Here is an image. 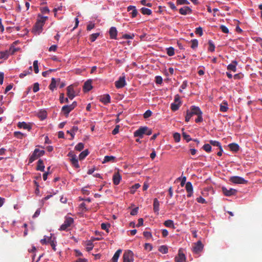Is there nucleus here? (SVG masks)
Here are the masks:
<instances>
[{
	"instance_id": "obj_1",
	"label": "nucleus",
	"mask_w": 262,
	"mask_h": 262,
	"mask_svg": "<svg viewBox=\"0 0 262 262\" xmlns=\"http://www.w3.org/2000/svg\"><path fill=\"white\" fill-rule=\"evenodd\" d=\"M48 17L47 16H41L37 19L33 28V32L36 34H39L42 30V27Z\"/></svg>"
},
{
	"instance_id": "obj_2",
	"label": "nucleus",
	"mask_w": 262,
	"mask_h": 262,
	"mask_svg": "<svg viewBox=\"0 0 262 262\" xmlns=\"http://www.w3.org/2000/svg\"><path fill=\"white\" fill-rule=\"evenodd\" d=\"M152 134V129L147 126H141L134 133L135 137H139L142 138L143 135H150Z\"/></svg>"
},
{
	"instance_id": "obj_3",
	"label": "nucleus",
	"mask_w": 262,
	"mask_h": 262,
	"mask_svg": "<svg viewBox=\"0 0 262 262\" xmlns=\"http://www.w3.org/2000/svg\"><path fill=\"white\" fill-rule=\"evenodd\" d=\"M45 153V151L44 150H39L38 148H35L29 159V164L32 163L38 158L42 156Z\"/></svg>"
},
{
	"instance_id": "obj_4",
	"label": "nucleus",
	"mask_w": 262,
	"mask_h": 262,
	"mask_svg": "<svg viewBox=\"0 0 262 262\" xmlns=\"http://www.w3.org/2000/svg\"><path fill=\"white\" fill-rule=\"evenodd\" d=\"M73 223L74 220L72 217L66 216L64 223L61 225L59 230L61 231L68 230V228L70 227Z\"/></svg>"
},
{
	"instance_id": "obj_5",
	"label": "nucleus",
	"mask_w": 262,
	"mask_h": 262,
	"mask_svg": "<svg viewBox=\"0 0 262 262\" xmlns=\"http://www.w3.org/2000/svg\"><path fill=\"white\" fill-rule=\"evenodd\" d=\"M76 105L77 102L76 101L73 102L72 104L70 105H64L62 107L61 112L67 117L70 112L74 110Z\"/></svg>"
},
{
	"instance_id": "obj_6",
	"label": "nucleus",
	"mask_w": 262,
	"mask_h": 262,
	"mask_svg": "<svg viewBox=\"0 0 262 262\" xmlns=\"http://www.w3.org/2000/svg\"><path fill=\"white\" fill-rule=\"evenodd\" d=\"M230 181L234 184H245L248 183V181L244 178L238 176H233L230 178Z\"/></svg>"
},
{
	"instance_id": "obj_7",
	"label": "nucleus",
	"mask_w": 262,
	"mask_h": 262,
	"mask_svg": "<svg viewBox=\"0 0 262 262\" xmlns=\"http://www.w3.org/2000/svg\"><path fill=\"white\" fill-rule=\"evenodd\" d=\"M134 253L131 250L125 251L123 256V262H133L134 261Z\"/></svg>"
},
{
	"instance_id": "obj_8",
	"label": "nucleus",
	"mask_w": 262,
	"mask_h": 262,
	"mask_svg": "<svg viewBox=\"0 0 262 262\" xmlns=\"http://www.w3.org/2000/svg\"><path fill=\"white\" fill-rule=\"evenodd\" d=\"M222 192L225 195L230 196L231 195H235L237 192L236 189L233 188H230L229 190L227 189L225 187H223L222 188Z\"/></svg>"
},
{
	"instance_id": "obj_9",
	"label": "nucleus",
	"mask_w": 262,
	"mask_h": 262,
	"mask_svg": "<svg viewBox=\"0 0 262 262\" xmlns=\"http://www.w3.org/2000/svg\"><path fill=\"white\" fill-rule=\"evenodd\" d=\"M203 245L200 241L194 244L193 247V251L195 253H199L203 250Z\"/></svg>"
},
{
	"instance_id": "obj_10",
	"label": "nucleus",
	"mask_w": 262,
	"mask_h": 262,
	"mask_svg": "<svg viewBox=\"0 0 262 262\" xmlns=\"http://www.w3.org/2000/svg\"><path fill=\"white\" fill-rule=\"evenodd\" d=\"M176 262H186V257L185 254L182 252L181 249H179V253L175 257Z\"/></svg>"
},
{
	"instance_id": "obj_11",
	"label": "nucleus",
	"mask_w": 262,
	"mask_h": 262,
	"mask_svg": "<svg viewBox=\"0 0 262 262\" xmlns=\"http://www.w3.org/2000/svg\"><path fill=\"white\" fill-rule=\"evenodd\" d=\"M179 11L181 14L184 15L191 14L192 12V9L188 6H184L181 8Z\"/></svg>"
},
{
	"instance_id": "obj_12",
	"label": "nucleus",
	"mask_w": 262,
	"mask_h": 262,
	"mask_svg": "<svg viewBox=\"0 0 262 262\" xmlns=\"http://www.w3.org/2000/svg\"><path fill=\"white\" fill-rule=\"evenodd\" d=\"M67 95L69 98L71 100L73 99L75 96L73 86L72 85H70V86L67 87Z\"/></svg>"
},
{
	"instance_id": "obj_13",
	"label": "nucleus",
	"mask_w": 262,
	"mask_h": 262,
	"mask_svg": "<svg viewBox=\"0 0 262 262\" xmlns=\"http://www.w3.org/2000/svg\"><path fill=\"white\" fill-rule=\"evenodd\" d=\"M126 84L125 77H120L118 80L115 82V86L117 89L123 88Z\"/></svg>"
},
{
	"instance_id": "obj_14",
	"label": "nucleus",
	"mask_w": 262,
	"mask_h": 262,
	"mask_svg": "<svg viewBox=\"0 0 262 262\" xmlns=\"http://www.w3.org/2000/svg\"><path fill=\"white\" fill-rule=\"evenodd\" d=\"M185 188L188 193L187 197H191L193 194V187L191 183L190 182H187L186 183Z\"/></svg>"
},
{
	"instance_id": "obj_15",
	"label": "nucleus",
	"mask_w": 262,
	"mask_h": 262,
	"mask_svg": "<svg viewBox=\"0 0 262 262\" xmlns=\"http://www.w3.org/2000/svg\"><path fill=\"white\" fill-rule=\"evenodd\" d=\"M100 101L102 102L104 104H106L110 102L111 97L108 94H105L101 96L99 98Z\"/></svg>"
},
{
	"instance_id": "obj_16",
	"label": "nucleus",
	"mask_w": 262,
	"mask_h": 262,
	"mask_svg": "<svg viewBox=\"0 0 262 262\" xmlns=\"http://www.w3.org/2000/svg\"><path fill=\"white\" fill-rule=\"evenodd\" d=\"M92 81L91 80H88L85 82L83 86V91L84 92H88L92 89Z\"/></svg>"
},
{
	"instance_id": "obj_17",
	"label": "nucleus",
	"mask_w": 262,
	"mask_h": 262,
	"mask_svg": "<svg viewBox=\"0 0 262 262\" xmlns=\"http://www.w3.org/2000/svg\"><path fill=\"white\" fill-rule=\"evenodd\" d=\"M117 32H117L116 28L114 27H112L110 29V31H109L110 38L111 39H116Z\"/></svg>"
},
{
	"instance_id": "obj_18",
	"label": "nucleus",
	"mask_w": 262,
	"mask_h": 262,
	"mask_svg": "<svg viewBox=\"0 0 262 262\" xmlns=\"http://www.w3.org/2000/svg\"><path fill=\"white\" fill-rule=\"evenodd\" d=\"M159 206L160 203L159 201L157 198H155L154 200L153 209L157 214H159Z\"/></svg>"
},
{
	"instance_id": "obj_19",
	"label": "nucleus",
	"mask_w": 262,
	"mask_h": 262,
	"mask_svg": "<svg viewBox=\"0 0 262 262\" xmlns=\"http://www.w3.org/2000/svg\"><path fill=\"white\" fill-rule=\"evenodd\" d=\"M121 177L118 172H115L113 177V183L115 185H118L120 183Z\"/></svg>"
},
{
	"instance_id": "obj_20",
	"label": "nucleus",
	"mask_w": 262,
	"mask_h": 262,
	"mask_svg": "<svg viewBox=\"0 0 262 262\" xmlns=\"http://www.w3.org/2000/svg\"><path fill=\"white\" fill-rule=\"evenodd\" d=\"M237 65V62L236 61H232V62L227 66V70L235 72L236 71Z\"/></svg>"
},
{
	"instance_id": "obj_21",
	"label": "nucleus",
	"mask_w": 262,
	"mask_h": 262,
	"mask_svg": "<svg viewBox=\"0 0 262 262\" xmlns=\"http://www.w3.org/2000/svg\"><path fill=\"white\" fill-rule=\"evenodd\" d=\"M60 81V79L59 78H58L56 80L55 78H52L51 79V82L49 85V89L52 91H53L56 86L57 82H59Z\"/></svg>"
},
{
	"instance_id": "obj_22",
	"label": "nucleus",
	"mask_w": 262,
	"mask_h": 262,
	"mask_svg": "<svg viewBox=\"0 0 262 262\" xmlns=\"http://www.w3.org/2000/svg\"><path fill=\"white\" fill-rule=\"evenodd\" d=\"M190 110L192 111V114L197 116L203 114L202 112L198 106L193 105L191 106Z\"/></svg>"
},
{
	"instance_id": "obj_23",
	"label": "nucleus",
	"mask_w": 262,
	"mask_h": 262,
	"mask_svg": "<svg viewBox=\"0 0 262 262\" xmlns=\"http://www.w3.org/2000/svg\"><path fill=\"white\" fill-rule=\"evenodd\" d=\"M116 162V157L113 156H106L104 157L103 163H107V162Z\"/></svg>"
},
{
	"instance_id": "obj_24",
	"label": "nucleus",
	"mask_w": 262,
	"mask_h": 262,
	"mask_svg": "<svg viewBox=\"0 0 262 262\" xmlns=\"http://www.w3.org/2000/svg\"><path fill=\"white\" fill-rule=\"evenodd\" d=\"M18 127L28 129V130H30L31 129V125L25 122H19L18 124Z\"/></svg>"
},
{
	"instance_id": "obj_25",
	"label": "nucleus",
	"mask_w": 262,
	"mask_h": 262,
	"mask_svg": "<svg viewBox=\"0 0 262 262\" xmlns=\"http://www.w3.org/2000/svg\"><path fill=\"white\" fill-rule=\"evenodd\" d=\"M36 169L37 170H39L41 171H44L45 170V166L43 164V161L41 159H39L37 162V165L36 167Z\"/></svg>"
},
{
	"instance_id": "obj_26",
	"label": "nucleus",
	"mask_w": 262,
	"mask_h": 262,
	"mask_svg": "<svg viewBox=\"0 0 262 262\" xmlns=\"http://www.w3.org/2000/svg\"><path fill=\"white\" fill-rule=\"evenodd\" d=\"M72 165L76 168H79L80 166L78 164V161L76 156H74V158L70 159Z\"/></svg>"
},
{
	"instance_id": "obj_27",
	"label": "nucleus",
	"mask_w": 262,
	"mask_h": 262,
	"mask_svg": "<svg viewBox=\"0 0 262 262\" xmlns=\"http://www.w3.org/2000/svg\"><path fill=\"white\" fill-rule=\"evenodd\" d=\"M121 252H122V250L121 249H118L115 253V254L112 259V262H118V259Z\"/></svg>"
},
{
	"instance_id": "obj_28",
	"label": "nucleus",
	"mask_w": 262,
	"mask_h": 262,
	"mask_svg": "<svg viewBox=\"0 0 262 262\" xmlns=\"http://www.w3.org/2000/svg\"><path fill=\"white\" fill-rule=\"evenodd\" d=\"M228 146L230 149L232 151L237 152L239 150V146L236 143H231L229 144Z\"/></svg>"
},
{
	"instance_id": "obj_29",
	"label": "nucleus",
	"mask_w": 262,
	"mask_h": 262,
	"mask_svg": "<svg viewBox=\"0 0 262 262\" xmlns=\"http://www.w3.org/2000/svg\"><path fill=\"white\" fill-rule=\"evenodd\" d=\"M48 241H49V242L50 244L51 245L53 250L54 251H56V244H55L56 242L55 241V237H54L53 239H52V236H50V237H48Z\"/></svg>"
},
{
	"instance_id": "obj_30",
	"label": "nucleus",
	"mask_w": 262,
	"mask_h": 262,
	"mask_svg": "<svg viewBox=\"0 0 262 262\" xmlns=\"http://www.w3.org/2000/svg\"><path fill=\"white\" fill-rule=\"evenodd\" d=\"M89 154V151L88 149H85L84 151H82L79 156V159L80 160H82L84 159Z\"/></svg>"
},
{
	"instance_id": "obj_31",
	"label": "nucleus",
	"mask_w": 262,
	"mask_h": 262,
	"mask_svg": "<svg viewBox=\"0 0 262 262\" xmlns=\"http://www.w3.org/2000/svg\"><path fill=\"white\" fill-rule=\"evenodd\" d=\"M164 225L167 227H170L172 228H175L173 221L170 220L165 221L164 223Z\"/></svg>"
},
{
	"instance_id": "obj_32",
	"label": "nucleus",
	"mask_w": 262,
	"mask_h": 262,
	"mask_svg": "<svg viewBox=\"0 0 262 262\" xmlns=\"http://www.w3.org/2000/svg\"><path fill=\"white\" fill-rule=\"evenodd\" d=\"M141 12L143 15H149L151 14V10L148 8L143 7L141 9Z\"/></svg>"
},
{
	"instance_id": "obj_33",
	"label": "nucleus",
	"mask_w": 262,
	"mask_h": 262,
	"mask_svg": "<svg viewBox=\"0 0 262 262\" xmlns=\"http://www.w3.org/2000/svg\"><path fill=\"white\" fill-rule=\"evenodd\" d=\"M158 250L163 254H166L168 252V247L165 245H162L159 247Z\"/></svg>"
},
{
	"instance_id": "obj_34",
	"label": "nucleus",
	"mask_w": 262,
	"mask_h": 262,
	"mask_svg": "<svg viewBox=\"0 0 262 262\" xmlns=\"http://www.w3.org/2000/svg\"><path fill=\"white\" fill-rule=\"evenodd\" d=\"M181 104V102H179L178 103H173L171 104V109L173 111H177L179 108L180 107V105Z\"/></svg>"
},
{
	"instance_id": "obj_35",
	"label": "nucleus",
	"mask_w": 262,
	"mask_h": 262,
	"mask_svg": "<svg viewBox=\"0 0 262 262\" xmlns=\"http://www.w3.org/2000/svg\"><path fill=\"white\" fill-rule=\"evenodd\" d=\"M86 245L87 246L86 249L88 251H90L93 249V248L94 247V245H93L92 241L89 240V241H87Z\"/></svg>"
},
{
	"instance_id": "obj_36",
	"label": "nucleus",
	"mask_w": 262,
	"mask_h": 262,
	"mask_svg": "<svg viewBox=\"0 0 262 262\" xmlns=\"http://www.w3.org/2000/svg\"><path fill=\"white\" fill-rule=\"evenodd\" d=\"M167 54L169 56H172L174 54V49L173 47H169L166 49Z\"/></svg>"
},
{
	"instance_id": "obj_37",
	"label": "nucleus",
	"mask_w": 262,
	"mask_h": 262,
	"mask_svg": "<svg viewBox=\"0 0 262 262\" xmlns=\"http://www.w3.org/2000/svg\"><path fill=\"white\" fill-rule=\"evenodd\" d=\"M190 42L191 43V48L192 49H195L198 46V41L196 39H192L190 41Z\"/></svg>"
},
{
	"instance_id": "obj_38",
	"label": "nucleus",
	"mask_w": 262,
	"mask_h": 262,
	"mask_svg": "<svg viewBox=\"0 0 262 262\" xmlns=\"http://www.w3.org/2000/svg\"><path fill=\"white\" fill-rule=\"evenodd\" d=\"M59 101H60V102L61 103H63L64 102H66V103H68L69 102L68 98H64V94L63 93H61L60 94Z\"/></svg>"
},
{
	"instance_id": "obj_39",
	"label": "nucleus",
	"mask_w": 262,
	"mask_h": 262,
	"mask_svg": "<svg viewBox=\"0 0 262 262\" xmlns=\"http://www.w3.org/2000/svg\"><path fill=\"white\" fill-rule=\"evenodd\" d=\"M9 55L8 50L5 52H0V58H7Z\"/></svg>"
},
{
	"instance_id": "obj_40",
	"label": "nucleus",
	"mask_w": 262,
	"mask_h": 262,
	"mask_svg": "<svg viewBox=\"0 0 262 262\" xmlns=\"http://www.w3.org/2000/svg\"><path fill=\"white\" fill-rule=\"evenodd\" d=\"M18 50V48H16L14 47V46H11L9 50H8V51L9 52V55H12L14 53H15L16 51H17Z\"/></svg>"
},
{
	"instance_id": "obj_41",
	"label": "nucleus",
	"mask_w": 262,
	"mask_h": 262,
	"mask_svg": "<svg viewBox=\"0 0 262 262\" xmlns=\"http://www.w3.org/2000/svg\"><path fill=\"white\" fill-rule=\"evenodd\" d=\"M84 148V144L82 143H79L77 144L75 147V149L77 151H81Z\"/></svg>"
},
{
	"instance_id": "obj_42",
	"label": "nucleus",
	"mask_w": 262,
	"mask_h": 262,
	"mask_svg": "<svg viewBox=\"0 0 262 262\" xmlns=\"http://www.w3.org/2000/svg\"><path fill=\"white\" fill-rule=\"evenodd\" d=\"M224 105L221 104L220 105V111L222 112H226L228 110L227 103L226 102L224 103Z\"/></svg>"
},
{
	"instance_id": "obj_43",
	"label": "nucleus",
	"mask_w": 262,
	"mask_h": 262,
	"mask_svg": "<svg viewBox=\"0 0 262 262\" xmlns=\"http://www.w3.org/2000/svg\"><path fill=\"white\" fill-rule=\"evenodd\" d=\"M110 224L102 223L101 225V229L108 232V228L110 227Z\"/></svg>"
},
{
	"instance_id": "obj_44",
	"label": "nucleus",
	"mask_w": 262,
	"mask_h": 262,
	"mask_svg": "<svg viewBox=\"0 0 262 262\" xmlns=\"http://www.w3.org/2000/svg\"><path fill=\"white\" fill-rule=\"evenodd\" d=\"M203 148L207 152H209L211 151V146L209 144H205L203 145Z\"/></svg>"
},
{
	"instance_id": "obj_45",
	"label": "nucleus",
	"mask_w": 262,
	"mask_h": 262,
	"mask_svg": "<svg viewBox=\"0 0 262 262\" xmlns=\"http://www.w3.org/2000/svg\"><path fill=\"white\" fill-rule=\"evenodd\" d=\"M182 136H183L184 139H185L187 141V142H188L192 140V139L190 138V136L189 135L187 134L185 132H183L182 133Z\"/></svg>"
},
{
	"instance_id": "obj_46",
	"label": "nucleus",
	"mask_w": 262,
	"mask_h": 262,
	"mask_svg": "<svg viewBox=\"0 0 262 262\" xmlns=\"http://www.w3.org/2000/svg\"><path fill=\"white\" fill-rule=\"evenodd\" d=\"M208 44H209L208 50L211 52H213L215 49V46L213 44V42L211 40H209L208 42Z\"/></svg>"
},
{
	"instance_id": "obj_47",
	"label": "nucleus",
	"mask_w": 262,
	"mask_h": 262,
	"mask_svg": "<svg viewBox=\"0 0 262 262\" xmlns=\"http://www.w3.org/2000/svg\"><path fill=\"white\" fill-rule=\"evenodd\" d=\"M33 68H34V72L36 74H37L38 73V72H39L38 66V61L37 60L34 61V62H33Z\"/></svg>"
},
{
	"instance_id": "obj_48",
	"label": "nucleus",
	"mask_w": 262,
	"mask_h": 262,
	"mask_svg": "<svg viewBox=\"0 0 262 262\" xmlns=\"http://www.w3.org/2000/svg\"><path fill=\"white\" fill-rule=\"evenodd\" d=\"M99 33H93L90 36V40L92 42H94L95 41V40L97 39V38L99 36Z\"/></svg>"
},
{
	"instance_id": "obj_49",
	"label": "nucleus",
	"mask_w": 262,
	"mask_h": 262,
	"mask_svg": "<svg viewBox=\"0 0 262 262\" xmlns=\"http://www.w3.org/2000/svg\"><path fill=\"white\" fill-rule=\"evenodd\" d=\"M189 2L187 0H177V5H188Z\"/></svg>"
},
{
	"instance_id": "obj_50",
	"label": "nucleus",
	"mask_w": 262,
	"mask_h": 262,
	"mask_svg": "<svg viewBox=\"0 0 262 262\" xmlns=\"http://www.w3.org/2000/svg\"><path fill=\"white\" fill-rule=\"evenodd\" d=\"M14 136L18 139H23V137L25 136V135L19 132H15L14 133Z\"/></svg>"
},
{
	"instance_id": "obj_51",
	"label": "nucleus",
	"mask_w": 262,
	"mask_h": 262,
	"mask_svg": "<svg viewBox=\"0 0 262 262\" xmlns=\"http://www.w3.org/2000/svg\"><path fill=\"white\" fill-rule=\"evenodd\" d=\"M38 116L41 120H43L47 117V112L46 111L40 112L39 113Z\"/></svg>"
},
{
	"instance_id": "obj_52",
	"label": "nucleus",
	"mask_w": 262,
	"mask_h": 262,
	"mask_svg": "<svg viewBox=\"0 0 262 262\" xmlns=\"http://www.w3.org/2000/svg\"><path fill=\"white\" fill-rule=\"evenodd\" d=\"M173 138L176 142H179L180 141L181 136L179 133H176L173 134Z\"/></svg>"
},
{
	"instance_id": "obj_53",
	"label": "nucleus",
	"mask_w": 262,
	"mask_h": 262,
	"mask_svg": "<svg viewBox=\"0 0 262 262\" xmlns=\"http://www.w3.org/2000/svg\"><path fill=\"white\" fill-rule=\"evenodd\" d=\"M210 143L213 145V146H218L219 148H221V143L217 141H214V140H210Z\"/></svg>"
},
{
	"instance_id": "obj_54",
	"label": "nucleus",
	"mask_w": 262,
	"mask_h": 262,
	"mask_svg": "<svg viewBox=\"0 0 262 262\" xmlns=\"http://www.w3.org/2000/svg\"><path fill=\"white\" fill-rule=\"evenodd\" d=\"M195 33L196 34H199L200 36H201L203 35V29L201 27H199L198 28H196L195 29Z\"/></svg>"
},
{
	"instance_id": "obj_55",
	"label": "nucleus",
	"mask_w": 262,
	"mask_h": 262,
	"mask_svg": "<svg viewBox=\"0 0 262 262\" xmlns=\"http://www.w3.org/2000/svg\"><path fill=\"white\" fill-rule=\"evenodd\" d=\"M39 90V84L38 82H36L33 85V91L34 93L38 92Z\"/></svg>"
},
{
	"instance_id": "obj_56",
	"label": "nucleus",
	"mask_w": 262,
	"mask_h": 262,
	"mask_svg": "<svg viewBox=\"0 0 262 262\" xmlns=\"http://www.w3.org/2000/svg\"><path fill=\"white\" fill-rule=\"evenodd\" d=\"M155 78V82L157 84H161L162 83L163 79L161 76H157Z\"/></svg>"
},
{
	"instance_id": "obj_57",
	"label": "nucleus",
	"mask_w": 262,
	"mask_h": 262,
	"mask_svg": "<svg viewBox=\"0 0 262 262\" xmlns=\"http://www.w3.org/2000/svg\"><path fill=\"white\" fill-rule=\"evenodd\" d=\"M48 236H45L43 238L40 240L41 244L42 245H46L48 243H49L48 241Z\"/></svg>"
},
{
	"instance_id": "obj_58",
	"label": "nucleus",
	"mask_w": 262,
	"mask_h": 262,
	"mask_svg": "<svg viewBox=\"0 0 262 262\" xmlns=\"http://www.w3.org/2000/svg\"><path fill=\"white\" fill-rule=\"evenodd\" d=\"M152 112L149 110H147L144 114V118H147L151 116Z\"/></svg>"
},
{
	"instance_id": "obj_59",
	"label": "nucleus",
	"mask_w": 262,
	"mask_h": 262,
	"mask_svg": "<svg viewBox=\"0 0 262 262\" xmlns=\"http://www.w3.org/2000/svg\"><path fill=\"white\" fill-rule=\"evenodd\" d=\"M220 29H221L222 31L225 33H229V30L225 26L221 25Z\"/></svg>"
},
{
	"instance_id": "obj_60",
	"label": "nucleus",
	"mask_w": 262,
	"mask_h": 262,
	"mask_svg": "<svg viewBox=\"0 0 262 262\" xmlns=\"http://www.w3.org/2000/svg\"><path fill=\"white\" fill-rule=\"evenodd\" d=\"M196 201L199 203L204 204L206 203V201L205 200V199H204L202 196H199V198H196Z\"/></svg>"
},
{
	"instance_id": "obj_61",
	"label": "nucleus",
	"mask_w": 262,
	"mask_h": 262,
	"mask_svg": "<svg viewBox=\"0 0 262 262\" xmlns=\"http://www.w3.org/2000/svg\"><path fill=\"white\" fill-rule=\"evenodd\" d=\"M168 6L173 10H177V8L176 7L175 5L171 2L168 3Z\"/></svg>"
},
{
	"instance_id": "obj_62",
	"label": "nucleus",
	"mask_w": 262,
	"mask_h": 262,
	"mask_svg": "<svg viewBox=\"0 0 262 262\" xmlns=\"http://www.w3.org/2000/svg\"><path fill=\"white\" fill-rule=\"evenodd\" d=\"M141 3L142 5L147 6L148 7H151L152 6V4L150 3H147L146 0H142L141 1Z\"/></svg>"
},
{
	"instance_id": "obj_63",
	"label": "nucleus",
	"mask_w": 262,
	"mask_h": 262,
	"mask_svg": "<svg viewBox=\"0 0 262 262\" xmlns=\"http://www.w3.org/2000/svg\"><path fill=\"white\" fill-rule=\"evenodd\" d=\"M138 209H139V208L138 207H136L134 209H133L130 212V214L132 215H135L137 214L138 213Z\"/></svg>"
},
{
	"instance_id": "obj_64",
	"label": "nucleus",
	"mask_w": 262,
	"mask_h": 262,
	"mask_svg": "<svg viewBox=\"0 0 262 262\" xmlns=\"http://www.w3.org/2000/svg\"><path fill=\"white\" fill-rule=\"evenodd\" d=\"M144 247L145 249L148 250V251H151L152 249V245L149 243H146Z\"/></svg>"
}]
</instances>
